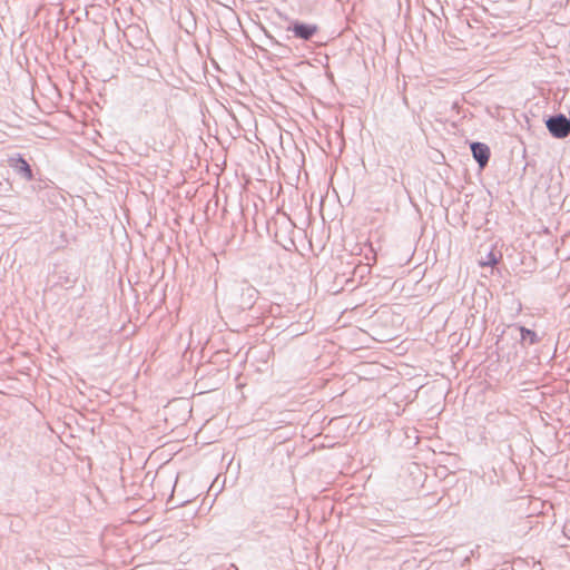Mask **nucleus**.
<instances>
[{"instance_id":"nucleus-1","label":"nucleus","mask_w":570,"mask_h":570,"mask_svg":"<svg viewBox=\"0 0 570 570\" xmlns=\"http://www.w3.org/2000/svg\"><path fill=\"white\" fill-rule=\"evenodd\" d=\"M544 125L549 131V134L556 139H564L568 137V117L558 112L551 116H548L544 119Z\"/></svg>"},{"instance_id":"nucleus-2","label":"nucleus","mask_w":570,"mask_h":570,"mask_svg":"<svg viewBox=\"0 0 570 570\" xmlns=\"http://www.w3.org/2000/svg\"><path fill=\"white\" fill-rule=\"evenodd\" d=\"M285 30L287 32H292L297 39L308 41L318 32L320 28L314 23H306L301 20H291Z\"/></svg>"},{"instance_id":"nucleus-3","label":"nucleus","mask_w":570,"mask_h":570,"mask_svg":"<svg viewBox=\"0 0 570 570\" xmlns=\"http://www.w3.org/2000/svg\"><path fill=\"white\" fill-rule=\"evenodd\" d=\"M8 166L22 179L31 181L33 179V171L29 163L21 154H13L8 157Z\"/></svg>"},{"instance_id":"nucleus-4","label":"nucleus","mask_w":570,"mask_h":570,"mask_svg":"<svg viewBox=\"0 0 570 570\" xmlns=\"http://www.w3.org/2000/svg\"><path fill=\"white\" fill-rule=\"evenodd\" d=\"M507 334L510 335L512 340H517L519 336L520 344L524 347L534 345L540 342L538 334L524 326L511 325L508 327Z\"/></svg>"},{"instance_id":"nucleus-5","label":"nucleus","mask_w":570,"mask_h":570,"mask_svg":"<svg viewBox=\"0 0 570 570\" xmlns=\"http://www.w3.org/2000/svg\"><path fill=\"white\" fill-rule=\"evenodd\" d=\"M470 149H471L472 156H473L474 160L478 163L479 167L481 169L487 167L490 156H491L489 146L484 142L474 141V142L470 144Z\"/></svg>"},{"instance_id":"nucleus-6","label":"nucleus","mask_w":570,"mask_h":570,"mask_svg":"<svg viewBox=\"0 0 570 570\" xmlns=\"http://www.w3.org/2000/svg\"><path fill=\"white\" fill-rule=\"evenodd\" d=\"M498 262H499V257H497V255L494 254V252H493V250H490V252L487 254L485 258H482V259L480 261V264H481L482 266H494V265H497V264H498Z\"/></svg>"},{"instance_id":"nucleus-7","label":"nucleus","mask_w":570,"mask_h":570,"mask_svg":"<svg viewBox=\"0 0 570 570\" xmlns=\"http://www.w3.org/2000/svg\"><path fill=\"white\" fill-rule=\"evenodd\" d=\"M247 293H248L249 299L254 298L255 295L257 294L256 289L253 287H247Z\"/></svg>"},{"instance_id":"nucleus-8","label":"nucleus","mask_w":570,"mask_h":570,"mask_svg":"<svg viewBox=\"0 0 570 570\" xmlns=\"http://www.w3.org/2000/svg\"><path fill=\"white\" fill-rule=\"evenodd\" d=\"M568 137L570 136V112H569V117H568Z\"/></svg>"}]
</instances>
